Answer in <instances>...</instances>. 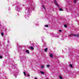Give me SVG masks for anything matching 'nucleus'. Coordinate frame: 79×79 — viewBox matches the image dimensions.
<instances>
[{
	"label": "nucleus",
	"instance_id": "f03ea898",
	"mask_svg": "<svg viewBox=\"0 0 79 79\" xmlns=\"http://www.w3.org/2000/svg\"><path fill=\"white\" fill-rule=\"evenodd\" d=\"M15 10L18 11H21L22 10V8L19 5H17L15 7Z\"/></svg>",
	"mask_w": 79,
	"mask_h": 79
},
{
	"label": "nucleus",
	"instance_id": "2eb2a0df",
	"mask_svg": "<svg viewBox=\"0 0 79 79\" xmlns=\"http://www.w3.org/2000/svg\"><path fill=\"white\" fill-rule=\"evenodd\" d=\"M59 78L60 79H63V78L61 76H59Z\"/></svg>",
	"mask_w": 79,
	"mask_h": 79
},
{
	"label": "nucleus",
	"instance_id": "20e7f679",
	"mask_svg": "<svg viewBox=\"0 0 79 79\" xmlns=\"http://www.w3.org/2000/svg\"><path fill=\"white\" fill-rule=\"evenodd\" d=\"M14 74L15 75V76H17L18 74V72H14Z\"/></svg>",
	"mask_w": 79,
	"mask_h": 79
},
{
	"label": "nucleus",
	"instance_id": "bb28decb",
	"mask_svg": "<svg viewBox=\"0 0 79 79\" xmlns=\"http://www.w3.org/2000/svg\"><path fill=\"white\" fill-rule=\"evenodd\" d=\"M8 43H9V42H8Z\"/></svg>",
	"mask_w": 79,
	"mask_h": 79
},
{
	"label": "nucleus",
	"instance_id": "9b49d317",
	"mask_svg": "<svg viewBox=\"0 0 79 79\" xmlns=\"http://www.w3.org/2000/svg\"><path fill=\"white\" fill-rule=\"evenodd\" d=\"M40 73H41V74H44V72L42 71H40Z\"/></svg>",
	"mask_w": 79,
	"mask_h": 79
},
{
	"label": "nucleus",
	"instance_id": "f3484780",
	"mask_svg": "<svg viewBox=\"0 0 79 79\" xmlns=\"http://www.w3.org/2000/svg\"><path fill=\"white\" fill-rule=\"evenodd\" d=\"M3 35H4V33H3V32H2L1 33V35H2V36H3Z\"/></svg>",
	"mask_w": 79,
	"mask_h": 79
},
{
	"label": "nucleus",
	"instance_id": "6e6552de",
	"mask_svg": "<svg viewBox=\"0 0 79 79\" xmlns=\"http://www.w3.org/2000/svg\"><path fill=\"white\" fill-rule=\"evenodd\" d=\"M46 67L48 68H49V67H50V65L49 64H48L46 65Z\"/></svg>",
	"mask_w": 79,
	"mask_h": 79
},
{
	"label": "nucleus",
	"instance_id": "dca6fc26",
	"mask_svg": "<svg viewBox=\"0 0 79 79\" xmlns=\"http://www.w3.org/2000/svg\"><path fill=\"white\" fill-rule=\"evenodd\" d=\"M30 48L31 50H34V48L32 47H31Z\"/></svg>",
	"mask_w": 79,
	"mask_h": 79
},
{
	"label": "nucleus",
	"instance_id": "9d476101",
	"mask_svg": "<svg viewBox=\"0 0 79 79\" xmlns=\"http://www.w3.org/2000/svg\"><path fill=\"white\" fill-rule=\"evenodd\" d=\"M53 36H54V37H57V38H59V36H58L55 35H54Z\"/></svg>",
	"mask_w": 79,
	"mask_h": 79
},
{
	"label": "nucleus",
	"instance_id": "aec40b11",
	"mask_svg": "<svg viewBox=\"0 0 79 79\" xmlns=\"http://www.w3.org/2000/svg\"><path fill=\"white\" fill-rule=\"evenodd\" d=\"M77 0H74V2L75 3H76V2H77Z\"/></svg>",
	"mask_w": 79,
	"mask_h": 79
},
{
	"label": "nucleus",
	"instance_id": "f257e3e1",
	"mask_svg": "<svg viewBox=\"0 0 79 79\" xmlns=\"http://www.w3.org/2000/svg\"><path fill=\"white\" fill-rule=\"evenodd\" d=\"M32 10H34V7H33L32 6H29L25 8V17L26 19H29V16H31V14L30 13L32 12Z\"/></svg>",
	"mask_w": 79,
	"mask_h": 79
},
{
	"label": "nucleus",
	"instance_id": "393cba45",
	"mask_svg": "<svg viewBox=\"0 0 79 79\" xmlns=\"http://www.w3.org/2000/svg\"><path fill=\"white\" fill-rule=\"evenodd\" d=\"M59 31V32H61L62 31L61 30H60Z\"/></svg>",
	"mask_w": 79,
	"mask_h": 79
},
{
	"label": "nucleus",
	"instance_id": "7ed1b4c3",
	"mask_svg": "<svg viewBox=\"0 0 79 79\" xmlns=\"http://www.w3.org/2000/svg\"><path fill=\"white\" fill-rule=\"evenodd\" d=\"M70 36H73V37H77H77H79V35H76L75 34H71L69 35Z\"/></svg>",
	"mask_w": 79,
	"mask_h": 79
},
{
	"label": "nucleus",
	"instance_id": "1a4fd4ad",
	"mask_svg": "<svg viewBox=\"0 0 79 79\" xmlns=\"http://www.w3.org/2000/svg\"><path fill=\"white\" fill-rule=\"evenodd\" d=\"M23 73L25 76V77H27V75H26V72H23Z\"/></svg>",
	"mask_w": 79,
	"mask_h": 79
},
{
	"label": "nucleus",
	"instance_id": "f8f14e48",
	"mask_svg": "<svg viewBox=\"0 0 79 79\" xmlns=\"http://www.w3.org/2000/svg\"><path fill=\"white\" fill-rule=\"evenodd\" d=\"M48 50V48H46L44 49V51L45 52H47V51Z\"/></svg>",
	"mask_w": 79,
	"mask_h": 79
},
{
	"label": "nucleus",
	"instance_id": "412c9836",
	"mask_svg": "<svg viewBox=\"0 0 79 79\" xmlns=\"http://www.w3.org/2000/svg\"><path fill=\"white\" fill-rule=\"evenodd\" d=\"M60 11H63V9L62 8H60L59 9Z\"/></svg>",
	"mask_w": 79,
	"mask_h": 79
},
{
	"label": "nucleus",
	"instance_id": "5701e85b",
	"mask_svg": "<svg viewBox=\"0 0 79 79\" xmlns=\"http://www.w3.org/2000/svg\"><path fill=\"white\" fill-rule=\"evenodd\" d=\"M3 58V57L2 56H0V59H2Z\"/></svg>",
	"mask_w": 79,
	"mask_h": 79
},
{
	"label": "nucleus",
	"instance_id": "423d86ee",
	"mask_svg": "<svg viewBox=\"0 0 79 79\" xmlns=\"http://www.w3.org/2000/svg\"><path fill=\"white\" fill-rule=\"evenodd\" d=\"M49 56L50 58H53V54H49Z\"/></svg>",
	"mask_w": 79,
	"mask_h": 79
},
{
	"label": "nucleus",
	"instance_id": "ddd939ff",
	"mask_svg": "<svg viewBox=\"0 0 79 79\" xmlns=\"http://www.w3.org/2000/svg\"><path fill=\"white\" fill-rule=\"evenodd\" d=\"M41 68H42V69L44 68V65H41Z\"/></svg>",
	"mask_w": 79,
	"mask_h": 79
},
{
	"label": "nucleus",
	"instance_id": "6ab92c4d",
	"mask_svg": "<svg viewBox=\"0 0 79 79\" xmlns=\"http://www.w3.org/2000/svg\"><path fill=\"white\" fill-rule=\"evenodd\" d=\"M64 26L65 27H67V25L66 24L64 25Z\"/></svg>",
	"mask_w": 79,
	"mask_h": 79
},
{
	"label": "nucleus",
	"instance_id": "39448f33",
	"mask_svg": "<svg viewBox=\"0 0 79 79\" xmlns=\"http://www.w3.org/2000/svg\"><path fill=\"white\" fill-rule=\"evenodd\" d=\"M54 3H55V4L56 5V6L57 7H59V6H58V4H57V2H56V0H55Z\"/></svg>",
	"mask_w": 79,
	"mask_h": 79
},
{
	"label": "nucleus",
	"instance_id": "a878e982",
	"mask_svg": "<svg viewBox=\"0 0 79 79\" xmlns=\"http://www.w3.org/2000/svg\"><path fill=\"white\" fill-rule=\"evenodd\" d=\"M46 79H48V78H47Z\"/></svg>",
	"mask_w": 79,
	"mask_h": 79
},
{
	"label": "nucleus",
	"instance_id": "0eeeda50",
	"mask_svg": "<svg viewBox=\"0 0 79 79\" xmlns=\"http://www.w3.org/2000/svg\"><path fill=\"white\" fill-rule=\"evenodd\" d=\"M26 53H28V54H29V50H27L26 51Z\"/></svg>",
	"mask_w": 79,
	"mask_h": 79
},
{
	"label": "nucleus",
	"instance_id": "a211bd4d",
	"mask_svg": "<svg viewBox=\"0 0 79 79\" xmlns=\"http://www.w3.org/2000/svg\"><path fill=\"white\" fill-rule=\"evenodd\" d=\"M44 26H45V27H48V25H44Z\"/></svg>",
	"mask_w": 79,
	"mask_h": 79
},
{
	"label": "nucleus",
	"instance_id": "4be33fe9",
	"mask_svg": "<svg viewBox=\"0 0 79 79\" xmlns=\"http://www.w3.org/2000/svg\"><path fill=\"white\" fill-rule=\"evenodd\" d=\"M42 8H44V10H45V6H42Z\"/></svg>",
	"mask_w": 79,
	"mask_h": 79
},
{
	"label": "nucleus",
	"instance_id": "4468645a",
	"mask_svg": "<svg viewBox=\"0 0 79 79\" xmlns=\"http://www.w3.org/2000/svg\"><path fill=\"white\" fill-rule=\"evenodd\" d=\"M69 66L70 68H73V65L72 64H70Z\"/></svg>",
	"mask_w": 79,
	"mask_h": 79
},
{
	"label": "nucleus",
	"instance_id": "b1692460",
	"mask_svg": "<svg viewBox=\"0 0 79 79\" xmlns=\"http://www.w3.org/2000/svg\"><path fill=\"white\" fill-rule=\"evenodd\" d=\"M27 76H28V77H29V76H30V75H29V74H27Z\"/></svg>",
	"mask_w": 79,
	"mask_h": 79
}]
</instances>
